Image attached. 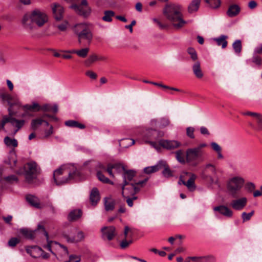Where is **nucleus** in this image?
<instances>
[{"label":"nucleus","mask_w":262,"mask_h":262,"mask_svg":"<svg viewBox=\"0 0 262 262\" xmlns=\"http://www.w3.org/2000/svg\"><path fill=\"white\" fill-rule=\"evenodd\" d=\"M261 58L259 57L258 56L254 54L253 55L252 58V61L255 63L257 65H260L261 63Z\"/></svg>","instance_id":"nucleus-54"},{"label":"nucleus","mask_w":262,"mask_h":262,"mask_svg":"<svg viewBox=\"0 0 262 262\" xmlns=\"http://www.w3.org/2000/svg\"><path fill=\"white\" fill-rule=\"evenodd\" d=\"M211 146L213 150L216 152L221 151L222 150L221 147L216 142H211Z\"/></svg>","instance_id":"nucleus-57"},{"label":"nucleus","mask_w":262,"mask_h":262,"mask_svg":"<svg viewBox=\"0 0 262 262\" xmlns=\"http://www.w3.org/2000/svg\"><path fill=\"white\" fill-rule=\"evenodd\" d=\"M53 133V127L51 125L50 128L48 130L45 131V138H48L49 136H50Z\"/></svg>","instance_id":"nucleus-61"},{"label":"nucleus","mask_w":262,"mask_h":262,"mask_svg":"<svg viewBox=\"0 0 262 262\" xmlns=\"http://www.w3.org/2000/svg\"><path fill=\"white\" fill-rule=\"evenodd\" d=\"M88 2L86 0H82L79 5H73L71 7L80 15L84 17L88 16L90 13V9L87 7Z\"/></svg>","instance_id":"nucleus-14"},{"label":"nucleus","mask_w":262,"mask_h":262,"mask_svg":"<svg viewBox=\"0 0 262 262\" xmlns=\"http://www.w3.org/2000/svg\"><path fill=\"white\" fill-rule=\"evenodd\" d=\"M0 98L3 102H6L10 105L11 110H13V107L16 105L18 107L21 106V103L18 99H15L12 96L7 93H2L0 94Z\"/></svg>","instance_id":"nucleus-11"},{"label":"nucleus","mask_w":262,"mask_h":262,"mask_svg":"<svg viewBox=\"0 0 262 262\" xmlns=\"http://www.w3.org/2000/svg\"><path fill=\"white\" fill-rule=\"evenodd\" d=\"M254 214V211H252L250 212L247 213L244 212L242 213V217L244 222L248 221L250 220L251 217Z\"/></svg>","instance_id":"nucleus-49"},{"label":"nucleus","mask_w":262,"mask_h":262,"mask_svg":"<svg viewBox=\"0 0 262 262\" xmlns=\"http://www.w3.org/2000/svg\"><path fill=\"white\" fill-rule=\"evenodd\" d=\"M4 142L8 147H16L18 145L17 141L15 139H12L8 136L5 137Z\"/></svg>","instance_id":"nucleus-33"},{"label":"nucleus","mask_w":262,"mask_h":262,"mask_svg":"<svg viewBox=\"0 0 262 262\" xmlns=\"http://www.w3.org/2000/svg\"><path fill=\"white\" fill-rule=\"evenodd\" d=\"M255 118L257 124V126L255 129L258 130H262V115L258 113L257 115L255 117Z\"/></svg>","instance_id":"nucleus-46"},{"label":"nucleus","mask_w":262,"mask_h":262,"mask_svg":"<svg viewBox=\"0 0 262 262\" xmlns=\"http://www.w3.org/2000/svg\"><path fill=\"white\" fill-rule=\"evenodd\" d=\"M245 184V180L240 176L233 177L228 180L227 183V190L233 198L237 197Z\"/></svg>","instance_id":"nucleus-4"},{"label":"nucleus","mask_w":262,"mask_h":262,"mask_svg":"<svg viewBox=\"0 0 262 262\" xmlns=\"http://www.w3.org/2000/svg\"><path fill=\"white\" fill-rule=\"evenodd\" d=\"M176 158L177 160L181 164H185L186 162V158H185L184 152L180 149L175 152Z\"/></svg>","instance_id":"nucleus-35"},{"label":"nucleus","mask_w":262,"mask_h":262,"mask_svg":"<svg viewBox=\"0 0 262 262\" xmlns=\"http://www.w3.org/2000/svg\"><path fill=\"white\" fill-rule=\"evenodd\" d=\"M21 24L23 28L28 32H32L37 29L31 12L27 13L23 16Z\"/></svg>","instance_id":"nucleus-8"},{"label":"nucleus","mask_w":262,"mask_h":262,"mask_svg":"<svg viewBox=\"0 0 262 262\" xmlns=\"http://www.w3.org/2000/svg\"><path fill=\"white\" fill-rule=\"evenodd\" d=\"M213 210L214 212H219V213L227 217H231L233 215V211L224 205L215 206L213 207Z\"/></svg>","instance_id":"nucleus-19"},{"label":"nucleus","mask_w":262,"mask_h":262,"mask_svg":"<svg viewBox=\"0 0 262 262\" xmlns=\"http://www.w3.org/2000/svg\"><path fill=\"white\" fill-rule=\"evenodd\" d=\"M247 203V198L243 197L232 200L231 202L230 205L233 209L236 210H241L246 206Z\"/></svg>","instance_id":"nucleus-18"},{"label":"nucleus","mask_w":262,"mask_h":262,"mask_svg":"<svg viewBox=\"0 0 262 262\" xmlns=\"http://www.w3.org/2000/svg\"><path fill=\"white\" fill-rule=\"evenodd\" d=\"M185 173L186 174H190V177L187 182L183 181L182 184L186 186L189 191H193L196 189V186L194 183V181L196 178V176L195 174L193 173H189L187 172H185Z\"/></svg>","instance_id":"nucleus-20"},{"label":"nucleus","mask_w":262,"mask_h":262,"mask_svg":"<svg viewBox=\"0 0 262 262\" xmlns=\"http://www.w3.org/2000/svg\"><path fill=\"white\" fill-rule=\"evenodd\" d=\"M64 124L66 126L70 127H77L80 129H84L85 128V125L73 120L66 121Z\"/></svg>","instance_id":"nucleus-30"},{"label":"nucleus","mask_w":262,"mask_h":262,"mask_svg":"<svg viewBox=\"0 0 262 262\" xmlns=\"http://www.w3.org/2000/svg\"><path fill=\"white\" fill-rule=\"evenodd\" d=\"M138 186L135 183H130V189L131 192L129 193L130 195H134L136 193L140 191V189L137 186Z\"/></svg>","instance_id":"nucleus-50"},{"label":"nucleus","mask_w":262,"mask_h":262,"mask_svg":"<svg viewBox=\"0 0 262 262\" xmlns=\"http://www.w3.org/2000/svg\"><path fill=\"white\" fill-rule=\"evenodd\" d=\"M159 145L167 150H173L181 146V143L177 140L162 139L159 140Z\"/></svg>","instance_id":"nucleus-13"},{"label":"nucleus","mask_w":262,"mask_h":262,"mask_svg":"<svg viewBox=\"0 0 262 262\" xmlns=\"http://www.w3.org/2000/svg\"><path fill=\"white\" fill-rule=\"evenodd\" d=\"M194 128L192 127H188L186 128V135L191 139L194 138Z\"/></svg>","instance_id":"nucleus-52"},{"label":"nucleus","mask_w":262,"mask_h":262,"mask_svg":"<svg viewBox=\"0 0 262 262\" xmlns=\"http://www.w3.org/2000/svg\"><path fill=\"white\" fill-rule=\"evenodd\" d=\"M228 36L225 35H221L218 37L213 38V40L216 42L217 46H222L223 49L225 48L227 46V41L226 40Z\"/></svg>","instance_id":"nucleus-27"},{"label":"nucleus","mask_w":262,"mask_h":262,"mask_svg":"<svg viewBox=\"0 0 262 262\" xmlns=\"http://www.w3.org/2000/svg\"><path fill=\"white\" fill-rule=\"evenodd\" d=\"M77 35L78 41L81 43L82 40H85L90 43L93 39V34L89 26L84 23H81L75 25L74 29Z\"/></svg>","instance_id":"nucleus-5"},{"label":"nucleus","mask_w":262,"mask_h":262,"mask_svg":"<svg viewBox=\"0 0 262 262\" xmlns=\"http://www.w3.org/2000/svg\"><path fill=\"white\" fill-rule=\"evenodd\" d=\"M127 142L128 145L127 146H131L133 144H134L135 143V140H133V139H125L124 140H123L122 141V143H120V144L121 145V144L123 145L124 144V142ZM124 147H127V146H125Z\"/></svg>","instance_id":"nucleus-59"},{"label":"nucleus","mask_w":262,"mask_h":262,"mask_svg":"<svg viewBox=\"0 0 262 262\" xmlns=\"http://www.w3.org/2000/svg\"><path fill=\"white\" fill-rule=\"evenodd\" d=\"M116 229L114 226L103 227L101 229L102 237L106 238L108 241H111L116 235Z\"/></svg>","instance_id":"nucleus-17"},{"label":"nucleus","mask_w":262,"mask_h":262,"mask_svg":"<svg viewBox=\"0 0 262 262\" xmlns=\"http://www.w3.org/2000/svg\"><path fill=\"white\" fill-rule=\"evenodd\" d=\"M253 54L255 55L257 54H262V44L259 45L255 48Z\"/></svg>","instance_id":"nucleus-64"},{"label":"nucleus","mask_w":262,"mask_h":262,"mask_svg":"<svg viewBox=\"0 0 262 262\" xmlns=\"http://www.w3.org/2000/svg\"><path fill=\"white\" fill-rule=\"evenodd\" d=\"M113 169H114L117 172L120 173L122 171H124L125 170L124 167L120 163L112 164Z\"/></svg>","instance_id":"nucleus-48"},{"label":"nucleus","mask_w":262,"mask_h":262,"mask_svg":"<svg viewBox=\"0 0 262 262\" xmlns=\"http://www.w3.org/2000/svg\"><path fill=\"white\" fill-rule=\"evenodd\" d=\"M209 173L216 174V169L214 165L211 163H207L203 167L201 176L204 179L209 178L212 183H213V180Z\"/></svg>","instance_id":"nucleus-10"},{"label":"nucleus","mask_w":262,"mask_h":262,"mask_svg":"<svg viewBox=\"0 0 262 262\" xmlns=\"http://www.w3.org/2000/svg\"><path fill=\"white\" fill-rule=\"evenodd\" d=\"M82 215V212L80 209H75L71 211L68 215V220L70 221H75L79 219Z\"/></svg>","instance_id":"nucleus-28"},{"label":"nucleus","mask_w":262,"mask_h":262,"mask_svg":"<svg viewBox=\"0 0 262 262\" xmlns=\"http://www.w3.org/2000/svg\"><path fill=\"white\" fill-rule=\"evenodd\" d=\"M206 2L209 4L210 7L216 9L220 7L221 1L220 0H205Z\"/></svg>","instance_id":"nucleus-45"},{"label":"nucleus","mask_w":262,"mask_h":262,"mask_svg":"<svg viewBox=\"0 0 262 262\" xmlns=\"http://www.w3.org/2000/svg\"><path fill=\"white\" fill-rule=\"evenodd\" d=\"M153 131H156V129H149L146 130L145 134V137L144 140H148V139L156 140V135L155 133H153Z\"/></svg>","instance_id":"nucleus-40"},{"label":"nucleus","mask_w":262,"mask_h":262,"mask_svg":"<svg viewBox=\"0 0 262 262\" xmlns=\"http://www.w3.org/2000/svg\"><path fill=\"white\" fill-rule=\"evenodd\" d=\"M159 124L160 127L164 128L170 124V120L167 117H163L160 119Z\"/></svg>","instance_id":"nucleus-43"},{"label":"nucleus","mask_w":262,"mask_h":262,"mask_svg":"<svg viewBox=\"0 0 262 262\" xmlns=\"http://www.w3.org/2000/svg\"><path fill=\"white\" fill-rule=\"evenodd\" d=\"M89 52V48H85L80 50H72L66 51V52L71 54H76L79 57L84 58L86 57Z\"/></svg>","instance_id":"nucleus-26"},{"label":"nucleus","mask_w":262,"mask_h":262,"mask_svg":"<svg viewBox=\"0 0 262 262\" xmlns=\"http://www.w3.org/2000/svg\"><path fill=\"white\" fill-rule=\"evenodd\" d=\"M183 7L177 3H168L165 5L163 9V14L173 27L179 29L183 27L186 21L183 18L182 11Z\"/></svg>","instance_id":"nucleus-1"},{"label":"nucleus","mask_w":262,"mask_h":262,"mask_svg":"<svg viewBox=\"0 0 262 262\" xmlns=\"http://www.w3.org/2000/svg\"><path fill=\"white\" fill-rule=\"evenodd\" d=\"M26 252L30 254V255L33 258H37L38 256L36 254H34V252L38 251H42L41 248L37 246H28L26 247Z\"/></svg>","instance_id":"nucleus-31"},{"label":"nucleus","mask_w":262,"mask_h":262,"mask_svg":"<svg viewBox=\"0 0 262 262\" xmlns=\"http://www.w3.org/2000/svg\"><path fill=\"white\" fill-rule=\"evenodd\" d=\"M241 10V9L238 5L231 4L229 6L226 14L229 17H233L238 15Z\"/></svg>","instance_id":"nucleus-22"},{"label":"nucleus","mask_w":262,"mask_h":262,"mask_svg":"<svg viewBox=\"0 0 262 262\" xmlns=\"http://www.w3.org/2000/svg\"><path fill=\"white\" fill-rule=\"evenodd\" d=\"M68 23L65 21L64 23L57 26V28L62 31H65L67 28Z\"/></svg>","instance_id":"nucleus-63"},{"label":"nucleus","mask_w":262,"mask_h":262,"mask_svg":"<svg viewBox=\"0 0 262 262\" xmlns=\"http://www.w3.org/2000/svg\"><path fill=\"white\" fill-rule=\"evenodd\" d=\"M9 116H4L1 123V128L3 129L6 123L9 122L11 125L15 127L16 129L15 130L14 134H15L18 130H19L25 124V120H17L13 117L16 112L10 108L8 109Z\"/></svg>","instance_id":"nucleus-6"},{"label":"nucleus","mask_w":262,"mask_h":262,"mask_svg":"<svg viewBox=\"0 0 262 262\" xmlns=\"http://www.w3.org/2000/svg\"><path fill=\"white\" fill-rule=\"evenodd\" d=\"M164 165L165 161L160 160L155 165L145 167L144 168V172L146 174H150L162 169V166Z\"/></svg>","instance_id":"nucleus-21"},{"label":"nucleus","mask_w":262,"mask_h":262,"mask_svg":"<svg viewBox=\"0 0 262 262\" xmlns=\"http://www.w3.org/2000/svg\"><path fill=\"white\" fill-rule=\"evenodd\" d=\"M232 47L235 53L238 55L240 54L242 51V42L241 40H236L232 44Z\"/></svg>","instance_id":"nucleus-37"},{"label":"nucleus","mask_w":262,"mask_h":262,"mask_svg":"<svg viewBox=\"0 0 262 262\" xmlns=\"http://www.w3.org/2000/svg\"><path fill=\"white\" fill-rule=\"evenodd\" d=\"M26 200L30 204L36 208H41L42 207L40 205L39 199L33 195H27L26 196Z\"/></svg>","instance_id":"nucleus-25"},{"label":"nucleus","mask_w":262,"mask_h":262,"mask_svg":"<svg viewBox=\"0 0 262 262\" xmlns=\"http://www.w3.org/2000/svg\"><path fill=\"white\" fill-rule=\"evenodd\" d=\"M255 188V185L252 182H248L245 185V189L249 192H252Z\"/></svg>","instance_id":"nucleus-51"},{"label":"nucleus","mask_w":262,"mask_h":262,"mask_svg":"<svg viewBox=\"0 0 262 262\" xmlns=\"http://www.w3.org/2000/svg\"><path fill=\"white\" fill-rule=\"evenodd\" d=\"M6 163L9 165L12 169H13L16 166L17 163L15 155L13 153L12 154L9 159L6 161Z\"/></svg>","instance_id":"nucleus-38"},{"label":"nucleus","mask_w":262,"mask_h":262,"mask_svg":"<svg viewBox=\"0 0 262 262\" xmlns=\"http://www.w3.org/2000/svg\"><path fill=\"white\" fill-rule=\"evenodd\" d=\"M203 156V154L199 151V149H197L195 147L188 148L186 151V162L191 166L195 167L198 165L196 160L201 158Z\"/></svg>","instance_id":"nucleus-7"},{"label":"nucleus","mask_w":262,"mask_h":262,"mask_svg":"<svg viewBox=\"0 0 262 262\" xmlns=\"http://www.w3.org/2000/svg\"><path fill=\"white\" fill-rule=\"evenodd\" d=\"M69 260L71 262H79L81 260V257L79 255H71L69 256Z\"/></svg>","instance_id":"nucleus-56"},{"label":"nucleus","mask_w":262,"mask_h":262,"mask_svg":"<svg viewBox=\"0 0 262 262\" xmlns=\"http://www.w3.org/2000/svg\"><path fill=\"white\" fill-rule=\"evenodd\" d=\"M115 15L114 11L111 10L105 11L104 12V16L102 17V20L106 22H111L112 21V17Z\"/></svg>","instance_id":"nucleus-36"},{"label":"nucleus","mask_w":262,"mask_h":262,"mask_svg":"<svg viewBox=\"0 0 262 262\" xmlns=\"http://www.w3.org/2000/svg\"><path fill=\"white\" fill-rule=\"evenodd\" d=\"M152 133L156 134V140H158L159 138L163 137L164 135V133L163 131L156 130V131H153Z\"/></svg>","instance_id":"nucleus-62"},{"label":"nucleus","mask_w":262,"mask_h":262,"mask_svg":"<svg viewBox=\"0 0 262 262\" xmlns=\"http://www.w3.org/2000/svg\"><path fill=\"white\" fill-rule=\"evenodd\" d=\"M201 0H192L188 6L187 11L190 14L197 12L200 8Z\"/></svg>","instance_id":"nucleus-23"},{"label":"nucleus","mask_w":262,"mask_h":262,"mask_svg":"<svg viewBox=\"0 0 262 262\" xmlns=\"http://www.w3.org/2000/svg\"><path fill=\"white\" fill-rule=\"evenodd\" d=\"M63 237L66 239L69 243H78L81 242L84 239L85 235L83 231H78L77 232L76 236H71L69 234L66 232L62 233Z\"/></svg>","instance_id":"nucleus-15"},{"label":"nucleus","mask_w":262,"mask_h":262,"mask_svg":"<svg viewBox=\"0 0 262 262\" xmlns=\"http://www.w3.org/2000/svg\"><path fill=\"white\" fill-rule=\"evenodd\" d=\"M79 177V171L73 165H62L53 173L54 181L57 185L69 183Z\"/></svg>","instance_id":"nucleus-2"},{"label":"nucleus","mask_w":262,"mask_h":262,"mask_svg":"<svg viewBox=\"0 0 262 262\" xmlns=\"http://www.w3.org/2000/svg\"><path fill=\"white\" fill-rule=\"evenodd\" d=\"M90 200L92 205H95L100 200L99 192L97 188H93L91 190Z\"/></svg>","instance_id":"nucleus-24"},{"label":"nucleus","mask_w":262,"mask_h":262,"mask_svg":"<svg viewBox=\"0 0 262 262\" xmlns=\"http://www.w3.org/2000/svg\"><path fill=\"white\" fill-rule=\"evenodd\" d=\"M97 177L98 178V179L103 182V183H109V184H111L112 185H113L114 183L112 181H110L107 178L105 177L102 173L101 172L99 171H97Z\"/></svg>","instance_id":"nucleus-42"},{"label":"nucleus","mask_w":262,"mask_h":262,"mask_svg":"<svg viewBox=\"0 0 262 262\" xmlns=\"http://www.w3.org/2000/svg\"><path fill=\"white\" fill-rule=\"evenodd\" d=\"M36 231V230L31 231L26 228H22L20 229L19 232L24 235L25 237L32 239L34 238V233Z\"/></svg>","instance_id":"nucleus-34"},{"label":"nucleus","mask_w":262,"mask_h":262,"mask_svg":"<svg viewBox=\"0 0 262 262\" xmlns=\"http://www.w3.org/2000/svg\"><path fill=\"white\" fill-rule=\"evenodd\" d=\"M40 168L37 164L32 161L27 164L21 169L17 171L18 174H24L26 181L30 184H33L37 176L40 173Z\"/></svg>","instance_id":"nucleus-3"},{"label":"nucleus","mask_w":262,"mask_h":262,"mask_svg":"<svg viewBox=\"0 0 262 262\" xmlns=\"http://www.w3.org/2000/svg\"><path fill=\"white\" fill-rule=\"evenodd\" d=\"M192 70L195 76L198 78H201L203 76V73L201 69L200 63L199 61H196L192 66Z\"/></svg>","instance_id":"nucleus-29"},{"label":"nucleus","mask_w":262,"mask_h":262,"mask_svg":"<svg viewBox=\"0 0 262 262\" xmlns=\"http://www.w3.org/2000/svg\"><path fill=\"white\" fill-rule=\"evenodd\" d=\"M36 27H42L48 21V15L39 10L35 9L31 12Z\"/></svg>","instance_id":"nucleus-9"},{"label":"nucleus","mask_w":262,"mask_h":262,"mask_svg":"<svg viewBox=\"0 0 262 262\" xmlns=\"http://www.w3.org/2000/svg\"><path fill=\"white\" fill-rule=\"evenodd\" d=\"M5 180L9 182H17L18 179L15 175H11L5 178Z\"/></svg>","instance_id":"nucleus-55"},{"label":"nucleus","mask_w":262,"mask_h":262,"mask_svg":"<svg viewBox=\"0 0 262 262\" xmlns=\"http://www.w3.org/2000/svg\"><path fill=\"white\" fill-rule=\"evenodd\" d=\"M85 75L92 79H96L97 77V74L92 71H86L85 73Z\"/></svg>","instance_id":"nucleus-58"},{"label":"nucleus","mask_w":262,"mask_h":262,"mask_svg":"<svg viewBox=\"0 0 262 262\" xmlns=\"http://www.w3.org/2000/svg\"><path fill=\"white\" fill-rule=\"evenodd\" d=\"M20 242V240L16 237H12L8 242V245L10 247H14Z\"/></svg>","instance_id":"nucleus-53"},{"label":"nucleus","mask_w":262,"mask_h":262,"mask_svg":"<svg viewBox=\"0 0 262 262\" xmlns=\"http://www.w3.org/2000/svg\"><path fill=\"white\" fill-rule=\"evenodd\" d=\"M44 120L41 118L33 119L31 123V127L33 130L36 129L39 126L42 124Z\"/></svg>","instance_id":"nucleus-39"},{"label":"nucleus","mask_w":262,"mask_h":262,"mask_svg":"<svg viewBox=\"0 0 262 262\" xmlns=\"http://www.w3.org/2000/svg\"><path fill=\"white\" fill-rule=\"evenodd\" d=\"M162 168H164L162 174L165 177L169 178L172 176V171L169 169L166 162L165 161V165L162 166Z\"/></svg>","instance_id":"nucleus-41"},{"label":"nucleus","mask_w":262,"mask_h":262,"mask_svg":"<svg viewBox=\"0 0 262 262\" xmlns=\"http://www.w3.org/2000/svg\"><path fill=\"white\" fill-rule=\"evenodd\" d=\"M136 172L133 170H125L123 174V183L122 185V195L123 197H125L124 196V189H125V186L127 185H128L129 182L132 181L133 178L136 176Z\"/></svg>","instance_id":"nucleus-12"},{"label":"nucleus","mask_w":262,"mask_h":262,"mask_svg":"<svg viewBox=\"0 0 262 262\" xmlns=\"http://www.w3.org/2000/svg\"><path fill=\"white\" fill-rule=\"evenodd\" d=\"M52 12L55 19L59 21L63 18L64 13L63 8L57 3H54L51 6Z\"/></svg>","instance_id":"nucleus-16"},{"label":"nucleus","mask_w":262,"mask_h":262,"mask_svg":"<svg viewBox=\"0 0 262 262\" xmlns=\"http://www.w3.org/2000/svg\"><path fill=\"white\" fill-rule=\"evenodd\" d=\"M188 53L190 55L191 58L195 61L198 59V55L196 51L193 48L189 47L187 49Z\"/></svg>","instance_id":"nucleus-47"},{"label":"nucleus","mask_w":262,"mask_h":262,"mask_svg":"<svg viewBox=\"0 0 262 262\" xmlns=\"http://www.w3.org/2000/svg\"><path fill=\"white\" fill-rule=\"evenodd\" d=\"M115 201L113 199L107 198L104 199V206L106 211L113 210L115 207Z\"/></svg>","instance_id":"nucleus-32"},{"label":"nucleus","mask_w":262,"mask_h":262,"mask_svg":"<svg viewBox=\"0 0 262 262\" xmlns=\"http://www.w3.org/2000/svg\"><path fill=\"white\" fill-rule=\"evenodd\" d=\"M257 6V3L255 1H250L248 4V7L250 9H254Z\"/></svg>","instance_id":"nucleus-60"},{"label":"nucleus","mask_w":262,"mask_h":262,"mask_svg":"<svg viewBox=\"0 0 262 262\" xmlns=\"http://www.w3.org/2000/svg\"><path fill=\"white\" fill-rule=\"evenodd\" d=\"M97 60H98V56L96 54H93L90 56L88 59L85 61V64L89 67L92 63Z\"/></svg>","instance_id":"nucleus-44"}]
</instances>
